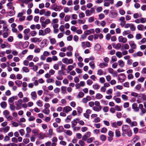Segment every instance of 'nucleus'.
Masks as SVG:
<instances>
[{
	"mask_svg": "<svg viewBox=\"0 0 146 146\" xmlns=\"http://www.w3.org/2000/svg\"><path fill=\"white\" fill-rule=\"evenodd\" d=\"M122 135L124 136L125 134H127V136L129 137L131 136L132 132L130 129L129 126L127 125H123L122 127Z\"/></svg>",
	"mask_w": 146,
	"mask_h": 146,
	"instance_id": "nucleus-1",
	"label": "nucleus"
},
{
	"mask_svg": "<svg viewBox=\"0 0 146 146\" xmlns=\"http://www.w3.org/2000/svg\"><path fill=\"white\" fill-rule=\"evenodd\" d=\"M137 102L138 104L142 102L143 101L146 100V95L144 94H139L137 98Z\"/></svg>",
	"mask_w": 146,
	"mask_h": 146,
	"instance_id": "nucleus-2",
	"label": "nucleus"
},
{
	"mask_svg": "<svg viewBox=\"0 0 146 146\" xmlns=\"http://www.w3.org/2000/svg\"><path fill=\"white\" fill-rule=\"evenodd\" d=\"M62 61L63 63L66 65L72 64L73 62V61L72 59H68L66 58H64L62 59Z\"/></svg>",
	"mask_w": 146,
	"mask_h": 146,
	"instance_id": "nucleus-3",
	"label": "nucleus"
},
{
	"mask_svg": "<svg viewBox=\"0 0 146 146\" xmlns=\"http://www.w3.org/2000/svg\"><path fill=\"white\" fill-rule=\"evenodd\" d=\"M118 40L119 42L123 43H125L127 41V38L121 36H120L118 37Z\"/></svg>",
	"mask_w": 146,
	"mask_h": 146,
	"instance_id": "nucleus-4",
	"label": "nucleus"
},
{
	"mask_svg": "<svg viewBox=\"0 0 146 146\" xmlns=\"http://www.w3.org/2000/svg\"><path fill=\"white\" fill-rule=\"evenodd\" d=\"M31 41L33 43L40 42L42 40L41 38L35 37L30 39Z\"/></svg>",
	"mask_w": 146,
	"mask_h": 146,
	"instance_id": "nucleus-5",
	"label": "nucleus"
},
{
	"mask_svg": "<svg viewBox=\"0 0 146 146\" xmlns=\"http://www.w3.org/2000/svg\"><path fill=\"white\" fill-rule=\"evenodd\" d=\"M129 44L131 48L133 49H136L137 46L133 41L130 40L129 41Z\"/></svg>",
	"mask_w": 146,
	"mask_h": 146,
	"instance_id": "nucleus-6",
	"label": "nucleus"
},
{
	"mask_svg": "<svg viewBox=\"0 0 146 146\" xmlns=\"http://www.w3.org/2000/svg\"><path fill=\"white\" fill-rule=\"evenodd\" d=\"M0 46L2 49H4L5 48H11V45L8 43L5 42L4 43L1 44Z\"/></svg>",
	"mask_w": 146,
	"mask_h": 146,
	"instance_id": "nucleus-7",
	"label": "nucleus"
},
{
	"mask_svg": "<svg viewBox=\"0 0 146 146\" xmlns=\"http://www.w3.org/2000/svg\"><path fill=\"white\" fill-rule=\"evenodd\" d=\"M61 64L62 62L59 61L54 65L53 68L54 70H57L59 69V66H61Z\"/></svg>",
	"mask_w": 146,
	"mask_h": 146,
	"instance_id": "nucleus-8",
	"label": "nucleus"
},
{
	"mask_svg": "<svg viewBox=\"0 0 146 146\" xmlns=\"http://www.w3.org/2000/svg\"><path fill=\"white\" fill-rule=\"evenodd\" d=\"M72 109L69 106H66L64 107L63 109V111L66 113H67L71 111Z\"/></svg>",
	"mask_w": 146,
	"mask_h": 146,
	"instance_id": "nucleus-9",
	"label": "nucleus"
},
{
	"mask_svg": "<svg viewBox=\"0 0 146 146\" xmlns=\"http://www.w3.org/2000/svg\"><path fill=\"white\" fill-rule=\"evenodd\" d=\"M79 122V119L78 118H76L72 121L71 123H72L71 127L76 126L77 123Z\"/></svg>",
	"mask_w": 146,
	"mask_h": 146,
	"instance_id": "nucleus-10",
	"label": "nucleus"
},
{
	"mask_svg": "<svg viewBox=\"0 0 146 146\" xmlns=\"http://www.w3.org/2000/svg\"><path fill=\"white\" fill-rule=\"evenodd\" d=\"M31 99L34 100H35L37 98L36 94L35 92H32L31 94Z\"/></svg>",
	"mask_w": 146,
	"mask_h": 146,
	"instance_id": "nucleus-11",
	"label": "nucleus"
},
{
	"mask_svg": "<svg viewBox=\"0 0 146 146\" xmlns=\"http://www.w3.org/2000/svg\"><path fill=\"white\" fill-rule=\"evenodd\" d=\"M102 109V106H94L93 108V110L95 111L99 112Z\"/></svg>",
	"mask_w": 146,
	"mask_h": 146,
	"instance_id": "nucleus-12",
	"label": "nucleus"
},
{
	"mask_svg": "<svg viewBox=\"0 0 146 146\" xmlns=\"http://www.w3.org/2000/svg\"><path fill=\"white\" fill-rule=\"evenodd\" d=\"M143 53L140 51H138L137 53H135L132 54V56L134 57L137 56H141L143 55Z\"/></svg>",
	"mask_w": 146,
	"mask_h": 146,
	"instance_id": "nucleus-13",
	"label": "nucleus"
},
{
	"mask_svg": "<svg viewBox=\"0 0 146 146\" xmlns=\"http://www.w3.org/2000/svg\"><path fill=\"white\" fill-rule=\"evenodd\" d=\"M50 44L52 45L54 44L56 42V40L54 38H51L50 37H48Z\"/></svg>",
	"mask_w": 146,
	"mask_h": 146,
	"instance_id": "nucleus-14",
	"label": "nucleus"
},
{
	"mask_svg": "<svg viewBox=\"0 0 146 146\" xmlns=\"http://www.w3.org/2000/svg\"><path fill=\"white\" fill-rule=\"evenodd\" d=\"M66 87L65 86H62L61 87V93L62 94H65L67 93L66 91Z\"/></svg>",
	"mask_w": 146,
	"mask_h": 146,
	"instance_id": "nucleus-15",
	"label": "nucleus"
},
{
	"mask_svg": "<svg viewBox=\"0 0 146 146\" xmlns=\"http://www.w3.org/2000/svg\"><path fill=\"white\" fill-rule=\"evenodd\" d=\"M94 32V30L93 29H91L90 30H86L84 32L87 35H89L90 34L93 33Z\"/></svg>",
	"mask_w": 146,
	"mask_h": 146,
	"instance_id": "nucleus-16",
	"label": "nucleus"
},
{
	"mask_svg": "<svg viewBox=\"0 0 146 146\" xmlns=\"http://www.w3.org/2000/svg\"><path fill=\"white\" fill-rule=\"evenodd\" d=\"M119 66L121 67H123L125 66V62L122 60H120L118 61Z\"/></svg>",
	"mask_w": 146,
	"mask_h": 146,
	"instance_id": "nucleus-17",
	"label": "nucleus"
},
{
	"mask_svg": "<svg viewBox=\"0 0 146 146\" xmlns=\"http://www.w3.org/2000/svg\"><path fill=\"white\" fill-rule=\"evenodd\" d=\"M42 112L45 114L48 115L50 112V111L48 108H44V109L42 111Z\"/></svg>",
	"mask_w": 146,
	"mask_h": 146,
	"instance_id": "nucleus-18",
	"label": "nucleus"
},
{
	"mask_svg": "<svg viewBox=\"0 0 146 146\" xmlns=\"http://www.w3.org/2000/svg\"><path fill=\"white\" fill-rule=\"evenodd\" d=\"M113 47L116 49L119 50L121 48V44L120 43H117L116 45H113Z\"/></svg>",
	"mask_w": 146,
	"mask_h": 146,
	"instance_id": "nucleus-19",
	"label": "nucleus"
},
{
	"mask_svg": "<svg viewBox=\"0 0 146 146\" xmlns=\"http://www.w3.org/2000/svg\"><path fill=\"white\" fill-rule=\"evenodd\" d=\"M9 129L10 127L9 126H7L1 129H2L3 131V132L5 133L8 132Z\"/></svg>",
	"mask_w": 146,
	"mask_h": 146,
	"instance_id": "nucleus-20",
	"label": "nucleus"
},
{
	"mask_svg": "<svg viewBox=\"0 0 146 146\" xmlns=\"http://www.w3.org/2000/svg\"><path fill=\"white\" fill-rule=\"evenodd\" d=\"M144 27L142 25H139L137 26V29L139 31H143L144 30Z\"/></svg>",
	"mask_w": 146,
	"mask_h": 146,
	"instance_id": "nucleus-21",
	"label": "nucleus"
},
{
	"mask_svg": "<svg viewBox=\"0 0 146 146\" xmlns=\"http://www.w3.org/2000/svg\"><path fill=\"white\" fill-rule=\"evenodd\" d=\"M104 5L105 7H108L110 5L109 0H104Z\"/></svg>",
	"mask_w": 146,
	"mask_h": 146,
	"instance_id": "nucleus-22",
	"label": "nucleus"
},
{
	"mask_svg": "<svg viewBox=\"0 0 146 146\" xmlns=\"http://www.w3.org/2000/svg\"><path fill=\"white\" fill-rule=\"evenodd\" d=\"M64 129L62 126H59L58 128L56 129L58 133H60L63 131Z\"/></svg>",
	"mask_w": 146,
	"mask_h": 146,
	"instance_id": "nucleus-23",
	"label": "nucleus"
},
{
	"mask_svg": "<svg viewBox=\"0 0 146 146\" xmlns=\"http://www.w3.org/2000/svg\"><path fill=\"white\" fill-rule=\"evenodd\" d=\"M62 9V8L61 5H57L54 11H60Z\"/></svg>",
	"mask_w": 146,
	"mask_h": 146,
	"instance_id": "nucleus-24",
	"label": "nucleus"
},
{
	"mask_svg": "<svg viewBox=\"0 0 146 146\" xmlns=\"http://www.w3.org/2000/svg\"><path fill=\"white\" fill-rule=\"evenodd\" d=\"M17 97L16 96H14L10 98L9 100L8 101L10 103H13L15 100V99L16 98H17Z\"/></svg>",
	"mask_w": 146,
	"mask_h": 146,
	"instance_id": "nucleus-25",
	"label": "nucleus"
},
{
	"mask_svg": "<svg viewBox=\"0 0 146 146\" xmlns=\"http://www.w3.org/2000/svg\"><path fill=\"white\" fill-rule=\"evenodd\" d=\"M15 83L18 87H21L22 84V82L19 80H16Z\"/></svg>",
	"mask_w": 146,
	"mask_h": 146,
	"instance_id": "nucleus-26",
	"label": "nucleus"
},
{
	"mask_svg": "<svg viewBox=\"0 0 146 146\" xmlns=\"http://www.w3.org/2000/svg\"><path fill=\"white\" fill-rule=\"evenodd\" d=\"M89 64L92 69H94L95 68V65L94 62V61L90 62Z\"/></svg>",
	"mask_w": 146,
	"mask_h": 146,
	"instance_id": "nucleus-27",
	"label": "nucleus"
},
{
	"mask_svg": "<svg viewBox=\"0 0 146 146\" xmlns=\"http://www.w3.org/2000/svg\"><path fill=\"white\" fill-rule=\"evenodd\" d=\"M7 23H5V25H3V29L5 32H8L9 29L8 28Z\"/></svg>",
	"mask_w": 146,
	"mask_h": 146,
	"instance_id": "nucleus-28",
	"label": "nucleus"
},
{
	"mask_svg": "<svg viewBox=\"0 0 146 146\" xmlns=\"http://www.w3.org/2000/svg\"><path fill=\"white\" fill-rule=\"evenodd\" d=\"M100 86L97 84H96L92 85V87L94 90H98L100 88Z\"/></svg>",
	"mask_w": 146,
	"mask_h": 146,
	"instance_id": "nucleus-29",
	"label": "nucleus"
},
{
	"mask_svg": "<svg viewBox=\"0 0 146 146\" xmlns=\"http://www.w3.org/2000/svg\"><path fill=\"white\" fill-rule=\"evenodd\" d=\"M23 72L25 73H28L29 72V70L27 67L24 66L22 68Z\"/></svg>",
	"mask_w": 146,
	"mask_h": 146,
	"instance_id": "nucleus-30",
	"label": "nucleus"
},
{
	"mask_svg": "<svg viewBox=\"0 0 146 146\" xmlns=\"http://www.w3.org/2000/svg\"><path fill=\"white\" fill-rule=\"evenodd\" d=\"M59 20L58 19L55 18L53 19L51 21V24H57Z\"/></svg>",
	"mask_w": 146,
	"mask_h": 146,
	"instance_id": "nucleus-31",
	"label": "nucleus"
},
{
	"mask_svg": "<svg viewBox=\"0 0 146 146\" xmlns=\"http://www.w3.org/2000/svg\"><path fill=\"white\" fill-rule=\"evenodd\" d=\"M115 134L116 137H119L121 136V133L120 131L118 129L115 130Z\"/></svg>",
	"mask_w": 146,
	"mask_h": 146,
	"instance_id": "nucleus-32",
	"label": "nucleus"
},
{
	"mask_svg": "<svg viewBox=\"0 0 146 146\" xmlns=\"http://www.w3.org/2000/svg\"><path fill=\"white\" fill-rule=\"evenodd\" d=\"M108 66V64L107 63H100L99 64V66L102 68H104L105 67H107Z\"/></svg>",
	"mask_w": 146,
	"mask_h": 146,
	"instance_id": "nucleus-33",
	"label": "nucleus"
},
{
	"mask_svg": "<svg viewBox=\"0 0 146 146\" xmlns=\"http://www.w3.org/2000/svg\"><path fill=\"white\" fill-rule=\"evenodd\" d=\"M113 99L115 100V102L117 103H119L121 102L120 99L116 97L115 96H114L113 97Z\"/></svg>",
	"mask_w": 146,
	"mask_h": 146,
	"instance_id": "nucleus-34",
	"label": "nucleus"
},
{
	"mask_svg": "<svg viewBox=\"0 0 146 146\" xmlns=\"http://www.w3.org/2000/svg\"><path fill=\"white\" fill-rule=\"evenodd\" d=\"M103 96L100 93H97L96 94V98L97 99H100L102 98Z\"/></svg>",
	"mask_w": 146,
	"mask_h": 146,
	"instance_id": "nucleus-35",
	"label": "nucleus"
},
{
	"mask_svg": "<svg viewBox=\"0 0 146 146\" xmlns=\"http://www.w3.org/2000/svg\"><path fill=\"white\" fill-rule=\"evenodd\" d=\"M137 123L135 121L131 122L129 124L131 127H133L134 126H137Z\"/></svg>",
	"mask_w": 146,
	"mask_h": 146,
	"instance_id": "nucleus-36",
	"label": "nucleus"
},
{
	"mask_svg": "<svg viewBox=\"0 0 146 146\" xmlns=\"http://www.w3.org/2000/svg\"><path fill=\"white\" fill-rule=\"evenodd\" d=\"M51 12L49 10L45 11L44 16L46 17H49L51 14Z\"/></svg>",
	"mask_w": 146,
	"mask_h": 146,
	"instance_id": "nucleus-37",
	"label": "nucleus"
},
{
	"mask_svg": "<svg viewBox=\"0 0 146 146\" xmlns=\"http://www.w3.org/2000/svg\"><path fill=\"white\" fill-rule=\"evenodd\" d=\"M116 56L119 58H121L122 56V52L117 51L116 53Z\"/></svg>",
	"mask_w": 146,
	"mask_h": 146,
	"instance_id": "nucleus-38",
	"label": "nucleus"
},
{
	"mask_svg": "<svg viewBox=\"0 0 146 146\" xmlns=\"http://www.w3.org/2000/svg\"><path fill=\"white\" fill-rule=\"evenodd\" d=\"M1 107L3 108H5L7 107V104L5 102H3L0 104Z\"/></svg>",
	"mask_w": 146,
	"mask_h": 146,
	"instance_id": "nucleus-39",
	"label": "nucleus"
},
{
	"mask_svg": "<svg viewBox=\"0 0 146 146\" xmlns=\"http://www.w3.org/2000/svg\"><path fill=\"white\" fill-rule=\"evenodd\" d=\"M87 34L85 33L84 34L82 35L81 36L80 39L81 40H84L87 37Z\"/></svg>",
	"mask_w": 146,
	"mask_h": 146,
	"instance_id": "nucleus-40",
	"label": "nucleus"
},
{
	"mask_svg": "<svg viewBox=\"0 0 146 146\" xmlns=\"http://www.w3.org/2000/svg\"><path fill=\"white\" fill-rule=\"evenodd\" d=\"M117 60V58L115 56H113L111 57V60L110 61V62L112 63L114 62H115Z\"/></svg>",
	"mask_w": 146,
	"mask_h": 146,
	"instance_id": "nucleus-41",
	"label": "nucleus"
},
{
	"mask_svg": "<svg viewBox=\"0 0 146 146\" xmlns=\"http://www.w3.org/2000/svg\"><path fill=\"white\" fill-rule=\"evenodd\" d=\"M141 112L139 113V115L141 116L143 115L144 114L146 113V110L144 108L141 109Z\"/></svg>",
	"mask_w": 146,
	"mask_h": 146,
	"instance_id": "nucleus-42",
	"label": "nucleus"
},
{
	"mask_svg": "<svg viewBox=\"0 0 146 146\" xmlns=\"http://www.w3.org/2000/svg\"><path fill=\"white\" fill-rule=\"evenodd\" d=\"M95 138L94 137H91L89 138L87 140V142L88 143H92L94 140Z\"/></svg>",
	"mask_w": 146,
	"mask_h": 146,
	"instance_id": "nucleus-43",
	"label": "nucleus"
},
{
	"mask_svg": "<svg viewBox=\"0 0 146 146\" xmlns=\"http://www.w3.org/2000/svg\"><path fill=\"white\" fill-rule=\"evenodd\" d=\"M74 68V67L73 65L68 66L67 67V70H69V71H67V72H69L72 70Z\"/></svg>",
	"mask_w": 146,
	"mask_h": 146,
	"instance_id": "nucleus-44",
	"label": "nucleus"
},
{
	"mask_svg": "<svg viewBox=\"0 0 146 146\" xmlns=\"http://www.w3.org/2000/svg\"><path fill=\"white\" fill-rule=\"evenodd\" d=\"M37 105L39 107H41L42 106V102L40 100L36 102Z\"/></svg>",
	"mask_w": 146,
	"mask_h": 146,
	"instance_id": "nucleus-45",
	"label": "nucleus"
},
{
	"mask_svg": "<svg viewBox=\"0 0 146 146\" xmlns=\"http://www.w3.org/2000/svg\"><path fill=\"white\" fill-rule=\"evenodd\" d=\"M123 4V3L121 1H118L117 3L115 5V6L117 7H119L121 6Z\"/></svg>",
	"mask_w": 146,
	"mask_h": 146,
	"instance_id": "nucleus-46",
	"label": "nucleus"
},
{
	"mask_svg": "<svg viewBox=\"0 0 146 146\" xmlns=\"http://www.w3.org/2000/svg\"><path fill=\"white\" fill-rule=\"evenodd\" d=\"M70 15H66L65 17L64 20L65 22H68L70 20Z\"/></svg>",
	"mask_w": 146,
	"mask_h": 146,
	"instance_id": "nucleus-47",
	"label": "nucleus"
},
{
	"mask_svg": "<svg viewBox=\"0 0 146 146\" xmlns=\"http://www.w3.org/2000/svg\"><path fill=\"white\" fill-rule=\"evenodd\" d=\"M38 35L40 36H44L45 35V34L44 32V31L43 30H40L39 31Z\"/></svg>",
	"mask_w": 146,
	"mask_h": 146,
	"instance_id": "nucleus-48",
	"label": "nucleus"
},
{
	"mask_svg": "<svg viewBox=\"0 0 146 146\" xmlns=\"http://www.w3.org/2000/svg\"><path fill=\"white\" fill-rule=\"evenodd\" d=\"M100 139L102 141H105L106 139V136L104 135H101L100 136Z\"/></svg>",
	"mask_w": 146,
	"mask_h": 146,
	"instance_id": "nucleus-49",
	"label": "nucleus"
},
{
	"mask_svg": "<svg viewBox=\"0 0 146 146\" xmlns=\"http://www.w3.org/2000/svg\"><path fill=\"white\" fill-rule=\"evenodd\" d=\"M71 19L73 20H76L78 18V16L76 14H72L71 15Z\"/></svg>",
	"mask_w": 146,
	"mask_h": 146,
	"instance_id": "nucleus-50",
	"label": "nucleus"
},
{
	"mask_svg": "<svg viewBox=\"0 0 146 146\" xmlns=\"http://www.w3.org/2000/svg\"><path fill=\"white\" fill-rule=\"evenodd\" d=\"M7 41L10 42H12L14 40V38L13 36H10L7 39Z\"/></svg>",
	"mask_w": 146,
	"mask_h": 146,
	"instance_id": "nucleus-51",
	"label": "nucleus"
},
{
	"mask_svg": "<svg viewBox=\"0 0 146 146\" xmlns=\"http://www.w3.org/2000/svg\"><path fill=\"white\" fill-rule=\"evenodd\" d=\"M142 35L140 33L137 34L135 36V38L137 40H139L141 38Z\"/></svg>",
	"mask_w": 146,
	"mask_h": 146,
	"instance_id": "nucleus-52",
	"label": "nucleus"
},
{
	"mask_svg": "<svg viewBox=\"0 0 146 146\" xmlns=\"http://www.w3.org/2000/svg\"><path fill=\"white\" fill-rule=\"evenodd\" d=\"M104 72L102 69L98 70L97 71V74L100 76L102 75L103 74Z\"/></svg>",
	"mask_w": 146,
	"mask_h": 146,
	"instance_id": "nucleus-53",
	"label": "nucleus"
},
{
	"mask_svg": "<svg viewBox=\"0 0 146 146\" xmlns=\"http://www.w3.org/2000/svg\"><path fill=\"white\" fill-rule=\"evenodd\" d=\"M99 82L101 84H103L105 82V78L103 77H101L99 78Z\"/></svg>",
	"mask_w": 146,
	"mask_h": 146,
	"instance_id": "nucleus-54",
	"label": "nucleus"
},
{
	"mask_svg": "<svg viewBox=\"0 0 146 146\" xmlns=\"http://www.w3.org/2000/svg\"><path fill=\"white\" fill-rule=\"evenodd\" d=\"M85 17V15L83 12L80 13L79 15V17L80 19H82Z\"/></svg>",
	"mask_w": 146,
	"mask_h": 146,
	"instance_id": "nucleus-55",
	"label": "nucleus"
},
{
	"mask_svg": "<svg viewBox=\"0 0 146 146\" xmlns=\"http://www.w3.org/2000/svg\"><path fill=\"white\" fill-rule=\"evenodd\" d=\"M78 24L80 25L84 24L85 23L86 20L85 19H84L83 20L78 19Z\"/></svg>",
	"mask_w": 146,
	"mask_h": 146,
	"instance_id": "nucleus-56",
	"label": "nucleus"
},
{
	"mask_svg": "<svg viewBox=\"0 0 146 146\" xmlns=\"http://www.w3.org/2000/svg\"><path fill=\"white\" fill-rule=\"evenodd\" d=\"M121 98L123 100L125 101L127 100H128L127 96L124 94H122L121 95Z\"/></svg>",
	"mask_w": 146,
	"mask_h": 146,
	"instance_id": "nucleus-57",
	"label": "nucleus"
},
{
	"mask_svg": "<svg viewBox=\"0 0 146 146\" xmlns=\"http://www.w3.org/2000/svg\"><path fill=\"white\" fill-rule=\"evenodd\" d=\"M50 31V29L49 28H47L45 29L44 30L45 34L46 35L47 34L49 33Z\"/></svg>",
	"mask_w": 146,
	"mask_h": 146,
	"instance_id": "nucleus-58",
	"label": "nucleus"
},
{
	"mask_svg": "<svg viewBox=\"0 0 146 146\" xmlns=\"http://www.w3.org/2000/svg\"><path fill=\"white\" fill-rule=\"evenodd\" d=\"M30 34L31 35V36L34 37L37 34V33L35 31H32L31 32Z\"/></svg>",
	"mask_w": 146,
	"mask_h": 146,
	"instance_id": "nucleus-59",
	"label": "nucleus"
},
{
	"mask_svg": "<svg viewBox=\"0 0 146 146\" xmlns=\"http://www.w3.org/2000/svg\"><path fill=\"white\" fill-rule=\"evenodd\" d=\"M130 33V31L129 30L125 31L122 33V35L123 36L126 35H128Z\"/></svg>",
	"mask_w": 146,
	"mask_h": 146,
	"instance_id": "nucleus-60",
	"label": "nucleus"
},
{
	"mask_svg": "<svg viewBox=\"0 0 146 146\" xmlns=\"http://www.w3.org/2000/svg\"><path fill=\"white\" fill-rule=\"evenodd\" d=\"M8 121L11 120L13 119V117H12L9 114L8 115L6 116L5 117Z\"/></svg>",
	"mask_w": 146,
	"mask_h": 146,
	"instance_id": "nucleus-61",
	"label": "nucleus"
},
{
	"mask_svg": "<svg viewBox=\"0 0 146 146\" xmlns=\"http://www.w3.org/2000/svg\"><path fill=\"white\" fill-rule=\"evenodd\" d=\"M33 58V55H30L28 56L27 57V59L28 60L30 61H31V60H32Z\"/></svg>",
	"mask_w": 146,
	"mask_h": 146,
	"instance_id": "nucleus-62",
	"label": "nucleus"
},
{
	"mask_svg": "<svg viewBox=\"0 0 146 146\" xmlns=\"http://www.w3.org/2000/svg\"><path fill=\"white\" fill-rule=\"evenodd\" d=\"M98 16L99 17V19L100 20H102L105 17V16L104 15V14L102 13L99 15Z\"/></svg>",
	"mask_w": 146,
	"mask_h": 146,
	"instance_id": "nucleus-63",
	"label": "nucleus"
},
{
	"mask_svg": "<svg viewBox=\"0 0 146 146\" xmlns=\"http://www.w3.org/2000/svg\"><path fill=\"white\" fill-rule=\"evenodd\" d=\"M9 35V33L7 32H4L3 34V37L4 38H7Z\"/></svg>",
	"mask_w": 146,
	"mask_h": 146,
	"instance_id": "nucleus-64",
	"label": "nucleus"
}]
</instances>
